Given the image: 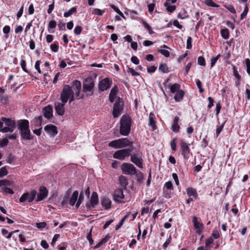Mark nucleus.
Instances as JSON below:
<instances>
[{
	"mask_svg": "<svg viewBox=\"0 0 250 250\" xmlns=\"http://www.w3.org/2000/svg\"><path fill=\"white\" fill-rule=\"evenodd\" d=\"M57 23L56 21L54 20L51 21L48 24V30L49 31L50 29L55 28L56 27Z\"/></svg>",
	"mask_w": 250,
	"mask_h": 250,
	"instance_id": "obj_51",
	"label": "nucleus"
},
{
	"mask_svg": "<svg viewBox=\"0 0 250 250\" xmlns=\"http://www.w3.org/2000/svg\"><path fill=\"white\" fill-rule=\"evenodd\" d=\"M141 22L144 25V27L148 30L149 34L151 35L154 33L151 27L146 21L142 20Z\"/></svg>",
	"mask_w": 250,
	"mask_h": 250,
	"instance_id": "obj_36",
	"label": "nucleus"
},
{
	"mask_svg": "<svg viewBox=\"0 0 250 250\" xmlns=\"http://www.w3.org/2000/svg\"><path fill=\"white\" fill-rule=\"evenodd\" d=\"M36 195V190L35 189L32 190L30 194L28 192L23 194L20 198L19 201L21 203H23L25 201L28 200V202L31 203L35 199Z\"/></svg>",
	"mask_w": 250,
	"mask_h": 250,
	"instance_id": "obj_9",
	"label": "nucleus"
},
{
	"mask_svg": "<svg viewBox=\"0 0 250 250\" xmlns=\"http://www.w3.org/2000/svg\"><path fill=\"white\" fill-rule=\"evenodd\" d=\"M46 226V223L44 222L36 223V227L39 229H42Z\"/></svg>",
	"mask_w": 250,
	"mask_h": 250,
	"instance_id": "obj_62",
	"label": "nucleus"
},
{
	"mask_svg": "<svg viewBox=\"0 0 250 250\" xmlns=\"http://www.w3.org/2000/svg\"><path fill=\"white\" fill-rule=\"evenodd\" d=\"M205 4L209 6H212L214 7H218L219 5L214 3L212 0H206Z\"/></svg>",
	"mask_w": 250,
	"mask_h": 250,
	"instance_id": "obj_43",
	"label": "nucleus"
},
{
	"mask_svg": "<svg viewBox=\"0 0 250 250\" xmlns=\"http://www.w3.org/2000/svg\"><path fill=\"white\" fill-rule=\"evenodd\" d=\"M118 90V88L117 85H115L111 90L109 95L116 96Z\"/></svg>",
	"mask_w": 250,
	"mask_h": 250,
	"instance_id": "obj_55",
	"label": "nucleus"
},
{
	"mask_svg": "<svg viewBox=\"0 0 250 250\" xmlns=\"http://www.w3.org/2000/svg\"><path fill=\"white\" fill-rule=\"evenodd\" d=\"M101 204L105 209H108L111 207V202L108 197L104 196L101 199Z\"/></svg>",
	"mask_w": 250,
	"mask_h": 250,
	"instance_id": "obj_22",
	"label": "nucleus"
},
{
	"mask_svg": "<svg viewBox=\"0 0 250 250\" xmlns=\"http://www.w3.org/2000/svg\"><path fill=\"white\" fill-rule=\"evenodd\" d=\"M99 202L98 194L96 192H93L89 202H87L85 205L87 210H91L92 208H94Z\"/></svg>",
	"mask_w": 250,
	"mask_h": 250,
	"instance_id": "obj_10",
	"label": "nucleus"
},
{
	"mask_svg": "<svg viewBox=\"0 0 250 250\" xmlns=\"http://www.w3.org/2000/svg\"><path fill=\"white\" fill-rule=\"evenodd\" d=\"M17 123V127L20 131L29 128V122L27 120H20Z\"/></svg>",
	"mask_w": 250,
	"mask_h": 250,
	"instance_id": "obj_15",
	"label": "nucleus"
},
{
	"mask_svg": "<svg viewBox=\"0 0 250 250\" xmlns=\"http://www.w3.org/2000/svg\"><path fill=\"white\" fill-rule=\"evenodd\" d=\"M92 229H91L89 232L87 233L86 236V238L91 245H92L93 243V240L92 238Z\"/></svg>",
	"mask_w": 250,
	"mask_h": 250,
	"instance_id": "obj_48",
	"label": "nucleus"
},
{
	"mask_svg": "<svg viewBox=\"0 0 250 250\" xmlns=\"http://www.w3.org/2000/svg\"><path fill=\"white\" fill-rule=\"evenodd\" d=\"M44 129L51 137H55L58 134L57 127L53 125H46Z\"/></svg>",
	"mask_w": 250,
	"mask_h": 250,
	"instance_id": "obj_14",
	"label": "nucleus"
},
{
	"mask_svg": "<svg viewBox=\"0 0 250 250\" xmlns=\"http://www.w3.org/2000/svg\"><path fill=\"white\" fill-rule=\"evenodd\" d=\"M220 33L222 37L225 39H228L229 36V30L228 28H224L221 30Z\"/></svg>",
	"mask_w": 250,
	"mask_h": 250,
	"instance_id": "obj_33",
	"label": "nucleus"
},
{
	"mask_svg": "<svg viewBox=\"0 0 250 250\" xmlns=\"http://www.w3.org/2000/svg\"><path fill=\"white\" fill-rule=\"evenodd\" d=\"M124 105V102L123 99L118 97L114 104L112 114L114 118H117L121 114L123 110Z\"/></svg>",
	"mask_w": 250,
	"mask_h": 250,
	"instance_id": "obj_5",
	"label": "nucleus"
},
{
	"mask_svg": "<svg viewBox=\"0 0 250 250\" xmlns=\"http://www.w3.org/2000/svg\"><path fill=\"white\" fill-rule=\"evenodd\" d=\"M158 51L163 55L166 57H168L169 56V52L168 50L165 49H159Z\"/></svg>",
	"mask_w": 250,
	"mask_h": 250,
	"instance_id": "obj_60",
	"label": "nucleus"
},
{
	"mask_svg": "<svg viewBox=\"0 0 250 250\" xmlns=\"http://www.w3.org/2000/svg\"><path fill=\"white\" fill-rule=\"evenodd\" d=\"M8 143H9L8 140L7 139H6V138H4L1 141H0V146L1 147H5L6 146H7L8 145Z\"/></svg>",
	"mask_w": 250,
	"mask_h": 250,
	"instance_id": "obj_54",
	"label": "nucleus"
},
{
	"mask_svg": "<svg viewBox=\"0 0 250 250\" xmlns=\"http://www.w3.org/2000/svg\"><path fill=\"white\" fill-rule=\"evenodd\" d=\"M94 80L92 77H88L83 82V91L87 96H91L94 93Z\"/></svg>",
	"mask_w": 250,
	"mask_h": 250,
	"instance_id": "obj_4",
	"label": "nucleus"
},
{
	"mask_svg": "<svg viewBox=\"0 0 250 250\" xmlns=\"http://www.w3.org/2000/svg\"><path fill=\"white\" fill-rule=\"evenodd\" d=\"M127 72L130 73L133 76H139V73L136 72L134 69L132 68L128 67Z\"/></svg>",
	"mask_w": 250,
	"mask_h": 250,
	"instance_id": "obj_57",
	"label": "nucleus"
},
{
	"mask_svg": "<svg viewBox=\"0 0 250 250\" xmlns=\"http://www.w3.org/2000/svg\"><path fill=\"white\" fill-rule=\"evenodd\" d=\"M125 197L123 189L122 188H118L114 191V199L116 202L121 203V200Z\"/></svg>",
	"mask_w": 250,
	"mask_h": 250,
	"instance_id": "obj_18",
	"label": "nucleus"
},
{
	"mask_svg": "<svg viewBox=\"0 0 250 250\" xmlns=\"http://www.w3.org/2000/svg\"><path fill=\"white\" fill-rule=\"evenodd\" d=\"M192 38L191 37H188L187 41V48L190 49L192 47Z\"/></svg>",
	"mask_w": 250,
	"mask_h": 250,
	"instance_id": "obj_56",
	"label": "nucleus"
},
{
	"mask_svg": "<svg viewBox=\"0 0 250 250\" xmlns=\"http://www.w3.org/2000/svg\"><path fill=\"white\" fill-rule=\"evenodd\" d=\"M179 120V118L178 116H175L174 117L173 125H172V129L173 131L175 132H177L179 130L180 126L178 124Z\"/></svg>",
	"mask_w": 250,
	"mask_h": 250,
	"instance_id": "obj_25",
	"label": "nucleus"
},
{
	"mask_svg": "<svg viewBox=\"0 0 250 250\" xmlns=\"http://www.w3.org/2000/svg\"><path fill=\"white\" fill-rule=\"evenodd\" d=\"M82 31V27L81 26H76L74 28V32L76 35H80Z\"/></svg>",
	"mask_w": 250,
	"mask_h": 250,
	"instance_id": "obj_58",
	"label": "nucleus"
},
{
	"mask_svg": "<svg viewBox=\"0 0 250 250\" xmlns=\"http://www.w3.org/2000/svg\"><path fill=\"white\" fill-rule=\"evenodd\" d=\"M66 103H57L55 104V109L57 113L59 115H63L64 113V105Z\"/></svg>",
	"mask_w": 250,
	"mask_h": 250,
	"instance_id": "obj_19",
	"label": "nucleus"
},
{
	"mask_svg": "<svg viewBox=\"0 0 250 250\" xmlns=\"http://www.w3.org/2000/svg\"><path fill=\"white\" fill-rule=\"evenodd\" d=\"M78 195H79V192L77 190L75 191L73 193L71 197H70V198L69 199V204L71 206H73L75 205L76 202L77 201V200L78 199Z\"/></svg>",
	"mask_w": 250,
	"mask_h": 250,
	"instance_id": "obj_27",
	"label": "nucleus"
},
{
	"mask_svg": "<svg viewBox=\"0 0 250 250\" xmlns=\"http://www.w3.org/2000/svg\"><path fill=\"white\" fill-rule=\"evenodd\" d=\"M71 192V189L69 188L65 193L63 197L62 201L61 202V205L62 206H64L65 205L67 204Z\"/></svg>",
	"mask_w": 250,
	"mask_h": 250,
	"instance_id": "obj_26",
	"label": "nucleus"
},
{
	"mask_svg": "<svg viewBox=\"0 0 250 250\" xmlns=\"http://www.w3.org/2000/svg\"><path fill=\"white\" fill-rule=\"evenodd\" d=\"M225 7L229 10V11L231 13H236V11L234 8V7L233 6V5H231V4H229V5H225Z\"/></svg>",
	"mask_w": 250,
	"mask_h": 250,
	"instance_id": "obj_59",
	"label": "nucleus"
},
{
	"mask_svg": "<svg viewBox=\"0 0 250 250\" xmlns=\"http://www.w3.org/2000/svg\"><path fill=\"white\" fill-rule=\"evenodd\" d=\"M129 214L125 215L120 221V223L116 226V230H118L123 225L125 221L128 218Z\"/></svg>",
	"mask_w": 250,
	"mask_h": 250,
	"instance_id": "obj_39",
	"label": "nucleus"
},
{
	"mask_svg": "<svg viewBox=\"0 0 250 250\" xmlns=\"http://www.w3.org/2000/svg\"><path fill=\"white\" fill-rule=\"evenodd\" d=\"M72 87L75 91L76 96L79 97L82 88L81 82L78 80L74 81L72 83Z\"/></svg>",
	"mask_w": 250,
	"mask_h": 250,
	"instance_id": "obj_20",
	"label": "nucleus"
},
{
	"mask_svg": "<svg viewBox=\"0 0 250 250\" xmlns=\"http://www.w3.org/2000/svg\"><path fill=\"white\" fill-rule=\"evenodd\" d=\"M131 125V118L128 115H123L120 120V134L124 136H127L130 131Z\"/></svg>",
	"mask_w": 250,
	"mask_h": 250,
	"instance_id": "obj_1",
	"label": "nucleus"
},
{
	"mask_svg": "<svg viewBox=\"0 0 250 250\" xmlns=\"http://www.w3.org/2000/svg\"><path fill=\"white\" fill-rule=\"evenodd\" d=\"M1 120L2 122H4L6 126L13 128L16 127V123L14 121L12 120L9 118H6L5 117H2Z\"/></svg>",
	"mask_w": 250,
	"mask_h": 250,
	"instance_id": "obj_23",
	"label": "nucleus"
},
{
	"mask_svg": "<svg viewBox=\"0 0 250 250\" xmlns=\"http://www.w3.org/2000/svg\"><path fill=\"white\" fill-rule=\"evenodd\" d=\"M111 84L112 82L108 78H104L99 83V89L100 90L104 91L110 88Z\"/></svg>",
	"mask_w": 250,
	"mask_h": 250,
	"instance_id": "obj_12",
	"label": "nucleus"
},
{
	"mask_svg": "<svg viewBox=\"0 0 250 250\" xmlns=\"http://www.w3.org/2000/svg\"><path fill=\"white\" fill-rule=\"evenodd\" d=\"M198 63L201 66L206 65L205 60L203 57L200 56L198 58Z\"/></svg>",
	"mask_w": 250,
	"mask_h": 250,
	"instance_id": "obj_47",
	"label": "nucleus"
},
{
	"mask_svg": "<svg viewBox=\"0 0 250 250\" xmlns=\"http://www.w3.org/2000/svg\"><path fill=\"white\" fill-rule=\"evenodd\" d=\"M74 94L73 90L69 85H64L61 94L62 102L63 103H66L69 100V103H71L74 101Z\"/></svg>",
	"mask_w": 250,
	"mask_h": 250,
	"instance_id": "obj_2",
	"label": "nucleus"
},
{
	"mask_svg": "<svg viewBox=\"0 0 250 250\" xmlns=\"http://www.w3.org/2000/svg\"><path fill=\"white\" fill-rule=\"evenodd\" d=\"M104 12V10H102L98 8H95L92 11V13L94 14H97L99 16H102Z\"/></svg>",
	"mask_w": 250,
	"mask_h": 250,
	"instance_id": "obj_50",
	"label": "nucleus"
},
{
	"mask_svg": "<svg viewBox=\"0 0 250 250\" xmlns=\"http://www.w3.org/2000/svg\"><path fill=\"white\" fill-rule=\"evenodd\" d=\"M245 62L247 66V72L250 76V60L249 59H246Z\"/></svg>",
	"mask_w": 250,
	"mask_h": 250,
	"instance_id": "obj_64",
	"label": "nucleus"
},
{
	"mask_svg": "<svg viewBox=\"0 0 250 250\" xmlns=\"http://www.w3.org/2000/svg\"><path fill=\"white\" fill-rule=\"evenodd\" d=\"M42 117L40 116L38 117L35 118L34 120L32 122V124L36 126L42 127Z\"/></svg>",
	"mask_w": 250,
	"mask_h": 250,
	"instance_id": "obj_29",
	"label": "nucleus"
},
{
	"mask_svg": "<svg viewBox=\"0 0 250 250\" xmlns=\"http://www.w3.org/2000/svg\"><path fill=\"white\" fill-rule=\"evenodd\" d=\"M168 87L170 88V91L171 93H174L176 92V91L180 90V85L178 83H175L173 84H171V83L168 84Z\"/></svg>",
	"mask_w": 250,
	"mask_h": 250,
	"instance_id": "obj_30",
	"label": "nucleus"
},
{
	"mask_svg": "<svg viewBox=\"0 0 250 250\" xmlns=\"http://www.w3.org/2000/svg\"><path fill=\"white\" fill-rule=\"evenodd\" d=\"M135 175H136L137 181L139 183H142L144 180V176L143 173L140 171H138L137 169H136V173H135Z\"/></svg>",
	"mask_w": 250,
	"mask_h": 250,
	"instance_id": "obj_38",
	"label": "nucleus"
},
{
	"mask_svg": "<svg viewBox=\"0 0 250 250\" xmlns=\"http://www.w3.org/2000/svg\"><path fill=\"white\" fill-rule=\"evenodd\" d=\"M42 112L44 117L47 119H50L53 117V107L50 105L43 107Z\"/></svg>",
	"mask_w": 250,
	"mask_h": 250,
	"instance_id": "obj_17",
	"label": "nucleus"
},
{
	"mask_svg": "<svg viewBox=\"0 0 250 250\" xmlns=\"http://www.w3.org/2000/svg\"><path fill=\"white\" fill-rule=\"evenodd\" d=\"M13 127H11L10 126H6L3 127V128L0 129V132H2L3 133H6V132H12L14 130Z\"/></svg>",
	"mask_w": 250,
	"mask_h": 250,
	"instance_id": "obj_42",
	"label": "nucleus"
},
{
	"mask_svg": "<svg viewBox=\"0 0 250 250\" xmlns=\"http://www.w3.org/2000/svg\"><path fill=\"white\" fill-rule=\"evenodd\" d=\"M233 71L234 76L237 79L241 80V76L238 74V71L234 65H233Z\"/></svg>",
	"mask_w": 250,
	"mask_h": 250,
	"instance_id": "obj_63",
	"label": "nucleus"
},
{
	"mask_svg": "<svg viewBox=\"0 0 250 250\" xmlns=\"http://www.w3.org/2000/svg\"><path fill=\"white\" fill-rule=\"evenodd\" d=\"M132 142L130 141L127 138H125L113 140L108 144V146L110 147L117 149L124 148L126 146H132Z\"/></svg>",
	"mask_w": 250,
	"mask_h": 250,
	"instance_id": "obj_3",
	"label": "nucleus"
},
{
	"mask_svg": "<svg viewBox=\"0 0 250 250\" xmlns=\"http://www.w3.org/2000/svg\"><path fill=\"white\" fill-rule=\"evenodd\" d=\"M83 191H81L80 194V195H79V199L78 200V201L76 203V207L77 208H79V207L80 206V205H81V204L82 203L83 199Z\"/></svg>",
	"mask_w": 250,
	"mask_h": 250,
	"instance_id": "obj_41",
	"label": "nucleus"
},
{
	"mask_svg": "<svg viewBox=\"0 0 250 250\" xmlns=\"http://www.w3.org/2000/svg\"><path fill=\"white\" fill-rule=\"evenodd\" d=\"M248 11H249V8H248V5L246 4L245 6L244 10L243 12L241 14V17H240L241 20H243L246 17V16H247V15L248 14Z\"/></svg>",
	"mask_w": 250,
	"mask_h": 250,
	"instance_id": "obj_45",
	"label": "nucleus"
},
{
	"mask_svg": "<svg viewBox=\"0 0 250 250\" xmlns=\"http://www.w3.org/2000/svg\"><path fill=\"white\" fill-rule=\"evenodd\" d=\"M131 148H124L118 150L113 154V158L120 160H124L126 157L130 155V153L132 151Z\"/></svg>",
	"mask_w": 250,
	"mask_h": 250,
	"instance_id": "obj_6",
	"label": "nucleus"
},
{
	"mask_svg": "<svg viewBox=\"0 0 250 250\" xmlns=\"http://www.w3.org/2000/svg\"><path fill=\"white\" fill-rule=\"evenodd\" d=\"M21 139L23 140H31L33 139V136L31 135L29 128L26 130H22L20 131Z\"/></svg>",
	"mask_w": 250,
	"mask_h": 250,
	"instance_id": "obj_16",
	"label": "nucleus"
},
{
	"mask_svg": "<svg viewBox=\"0 0 250 250\" xmlns=\"http://www.w3.org/2000/svg\"><path fill=\"white\" fill-rule=\"evenodd\" d=\"M13 182L12 181L4 179L0 181V187L3 188L4 187H7L8 186H11L12 185Z\"/></svg>",
	"mask_w": 250,
	"mask_h": 250,
	"instance_id": "obj_34",
	"label": "nucleus"
},
{
	"mask_svg": "<svg viewBox=\"0 0 250 250\" xmlns=\"http://www.w3.org/2000/svg\"><path fill=\"white\" fill-rule=\"evenodd\" d=\"M193 223L194 227L197 229L196 232L200 234L201 233V230L203 229V224L198 221V218L196 216L193 217Z\"/></svg>",
	"mask_w": 250,
	"mask_h": 250,
	"instance_id": "obj_21",
	"label": "nucleus"
},
{
	"mask_svg": "<svg viewBox=\"0 0 250 250\" xmlns=\"http://www.w3.org/2000/svg\"><path fill=\"white\" fill-rule=\"evenodd\" d=\"M1 190L2 191L7 194H13L14 193L13 189L8 187H4L1 188Z\"/></svg>",
	"mask_w": 250,
	"mask_h": 250,
	"instance_id": "obj_46",
	"label": "nucleus"
},
{
	"mask_svg": "<svg viewBox=\"0 0 250 250\" xmlns=\"http://www.w3.org/2000/svg\"><path fill=\"white\" fill-rule=\"evenodd\" d=\"M164 6L166 7L167 11L170 13L173 12L176 9L175 5H169L167 2H165Z\"/></svg>",
	"mask_w": 250,
	"mask_h": 250,
	"instance_id": "obj_40",
	"label": "nucleus"
},
{
	"mask_svg": "<svg viewBox=\"0 0 250 250\" xmlns=\"http://www.w3.org/2000/svg\"><path fill=\"white\" fill-rule=\"evenodd\" d=\"M111 7L119 15H120L122 18L125 19V17L123 13L119 10V9L117 7L114 5H111Z\"/></svg>",
	"mask_w": 250,
	"mask_h": 250,
	"instance_id": "obj_44",
	"label": "nucleus"
},
{
	"mask_svg": "<svg viewBox=\"0 0 250 250\" xmlns=\"http://www.w3.org/2000/svg\"><path fill=\"white\" fill-rule=\"evenodd\" d=\"M50 48L54 52H57L59 49V46L57 43H54L50 45Z\"/></svg>",
	"mask_w": 250,
	"mask_h": 250,
	"instance_id": "obj_61",
	"label": "nucleus"
},
{
	"mask_svg": "<svg viewBox=\"0 0 250 250\" xmlns=\"http://www.w3.org/2000/svg\"><path fill=\"white\" fill-rule=\"evenodd\" d=\"M187 17H188V15L185 10H183V12H180L178 15V18L181 19H184Z\"/></svg>",
	"mask_w": 250,
	"mask_h": 250,
	"instance_id": "obj_52",
	"label": "nucleus"
},
{
	"mask_svg": "<svg viewBox=\"0 0 250 250\" xmlns=\"http://www.w3.org/2000/svg\"><path fill=\"white\" fill-rule=\"evenodd\" d=\"M159 70L163 73H168L169 72L168 68L166 63H161L159 67Z\"/></svg>",
	"mask_w": 250,
	"mask_h": 250,
	"instance_id": "obj_35",
	"label": "nucleus"
},
{
	"mask_svg": "<svg viewBox=\"0 0 250 250\" xmlns=\"http://www.w3.org/2000/svg\"><path fill=\"white\" fill-rule=\"evenodd\" d=\"M130 161L139 167L142 168L143 159L142 158V154L140 152H137L132 154H130Z\"/></svg>",
	"mask_w": 250,
	"mask_h": 250,
	"instance_id": "obj_8",
	"label": "nucleus"
},
{
	"mask_svg": "<svg viewBox=\"0 0 250 250\" xmlns=\"http://www.w3.org/2000/svg\"><path fill=\"white\" fill-rule=\"evenodd\" d=\"M181 153L183 155L185 159H188L189 158V153L190 152V148L188 144L181 141L180 144Z\"/></svg>",
	"mask_w": 250,
	"mask_h": 250,
	"instance_id": "obj_11",
	"label": "nucleus"
},
{
	"mask_svg": "<svg viewBox=\"0 0 250 250\" xmlns=\"http://www.w3.org/2000/svg\"><path fill=\"white\" fill-rule=\"evenodd\" d=\"M213 239L211 237H209L206 240V248L209 249L210 244L212 243Z\"/></svg>",
	"mask_w": 250,
	"mask_h": 250,
	"instance_id": "obj_53",
	"label": "nucleus"
},
{
	"mask_svg": "<svg viewBox=\"0 0 250 250\" xmlns=\"http://www.w3.org/2000/svg\"><path fill=\"white\" fill-rule=\"evenodd\" d=\"M185 93L182 90H178L175 94L174 99L177 102L180 101L183 98Z\"/></svg>",
	"mask_w": 250,
	"mask_h": 250,
	"instance_id": "obj_28",
	"label": "nucleus"
},
{
	"mask_svg": "<svg viewBox=\"0 0 250 250\" xmlns=\"http://www.w3.org/2000/svg\"><path fill=\"white\" fill-rule=\"evenodd\" d=\"M48 194V190L47 188L44 186L40 187L39 188V192L37 194V198L36 200V202H38L42 200Z\"/></svg>",
	"mask_w": 250,
	"mask_h": 250,
	"instance_id": "obj_13",
	"label": "nucleus"
},
{
	"mask_svg": "<svg viewBox=\"0 0 250 250\" xmlns=\"http://www.w3.org/2000/svg\"><path fill=\"white\" fill-rule=\"evenodd\" d=\"M155 119L154 115L153 113H150L149 115V125L151 127L153 130L157 128Z\"/></svg>",
	"mask_w": 250,
	"mask_h": 250,
	"instance_id": "obj_24",
	"label": "nucleus"
},
{
	"mask_svg": "<svg viewBox=\"0 0 250 250\" xmlns=\"http://www.w3.org/2000/svg\"><path fill=\"white\" fill-rule=\"evenodd\" d=\"M121 168L125 174L134 175L136 173L137 169L132 164L124 163L122 165Z\"/></svg>",
	"mask_w": 250,
	"mask_h": 250,
	"instance_id": "obj_7",
	"label": "nucleus"
},
{
	"mask_svg": "<svg viewBox=\"0 0 250 250\" xmlns=\"http://www.w3.org/2000/svg\"><path fill=\"white\" fill-rule=\"evenodd\" d=\"M8 171L5 167H2L0 169V178L3 177L4 176L6 175Z\"/></svg>",
	"mask_w": 250,
	"mask_h": 250,
	"instance_id": "obj_49",
	"label": "nucleus"
},
{
	"mask_svg": "<svg viewBox=\"0 0 250 250\" xmlns=\"http://www.w3.org/2000/svg\"><path fill=\"white\" fill-rule=\"evenodd\" d=\"M187 194L189 197L192 196L196 198L197 196V193L196 190L194 188H188L187 189Z\"/></svg>",
	"mask_w": 250,
	"mask_h": 250,
	"instance_id": "obj_32",
	"label": "nucleus"
},
{
	"mask_svg": "<svg viewBox=\"0 0 250 250\" xmlns=\"http://www.w3.org/2000/svg\"><path fill=\"white\" fill-rule=\"evenodd\" d=\"M77 12V8L76 7H73L71 9H70L67 12H66L64 13V17L65 18L71 16L73 13H75Z\"/></svg>",
	"mask_w": 250,
	"mask_h": 250,
	"instance_id": "obj_37",
	"label": "nucleus"
},
{
	"mask_svg": "<svg viewBox=\"0 0 250 250\" xmlns=\"http://www.w3.org/2000/svg\"><path fill=\"white\" fill-rule=\"evenodd\" d=\"M120 184L124 188H126V186L128 185V180L126 177L121 175L119 176Z\"/></svg>",
	"mask_w": 250,
	"mask_h": 250,
	"instance_id": "obj_31",
	"label": "nucleus"
}]
</instances>
